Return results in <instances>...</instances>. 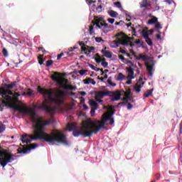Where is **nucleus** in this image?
Segmentation results:
<instances>
[{
  "instance_id": "obj_1",
  "label": "nucleus",
  "mask_w": 182,
  "mask_h": 182,
  "mask_svg": "<svg viewBox=\"0 0 182 182\" xmlns=\"http://www.w3.org/2000/svg\"><path fill=\"white\" fill-rule=\"evenodd\" d=\"M16 110L22 114H27L30 116L33 124V134H25L21 136V141L24 143H31V141H36V140H43L49 144L50 143H61L64 146H69L68 140H66V135L63 134L59 130H54L50 134L45 132V126H49L52 122L46 120L42 117L36 115V112L32 109L25 108L22 107H16Z\"/></svg>"
},
{
  "instance_id": "obj_2",
  "label": "nucleus",
  "mask_w": 182,
  "mask_h": 182,
  "mask_svg": "<svg viewBox=\"0 0 182 182\" xmlns=\"http://www.w3.org/2000/svg\"><path fill=\"white\" fill-rule=\"evenodd\" d=\"M114 113L110 114L109 116H102L103 121L96 120L95 122L86 121L82 123V127H77L74 124L68 123L67 124V129L70 132H73V136L74 137H92L93 134L99 133L102 129H105V124H114V118H113Z\"/></svg>"
},
{
  "instance_id": "obj_3",
  "label": "nucleus",
  "mask_w": 182,
  "mask_h": 182,
  "mask_svg": "<svg viewBox=\"0 0 182 182\" xmlns=\"http://www.w3.org/2000/svg\"><path fill=\"white\" fill-rule=\"evenodd\" d=\"M38 93H41L43 96H48V99H46L42 104L38 105V109L46 112L51 116H53L58 109H60V106L65 103V96L66 95V92L59 91L56 95V97H52V92L48 90H43L42 87H38Z\"/></svg>"
},
{
  "instance_id": "obj_4",
  "label": "nucleus",
  "mask_w": 182,
  "mask_h": 182,
  "mask_svg": "<svg viewBox=\"0 0 182 182\" xmlns=\"http://www.w3.org/2000/svg\"><path fill=\"white\" fill-rule=\"evenodd\" d=\"M18 82L14 81L10 84H5L4 88H0V96L3 99V103L6 106H11L14 103V98L11 96H14V92L11 91L12 89L16 87Z\"/></svg>"
},
{
  "instance_id": "obj_5",
  "label": "nucleus",
  "mask_w": 182,
  "mask_h": 182,
  "mask_svg": "<svg viewBox=\"0 0 182 182\" xmlns=\"http://www.w3.org/2000/svg\"><path fill=\"white\" fill-rule=\"evenodd\" d=\"M105 96H109L112 102H117L120 100L122 93L119 91H99L96 93V97L103 99Z\"/></svg>"
},
{
  "instance_id": "obj_6",
  "label": "nucleus",
  "mask_w": 182,
  "mask_h": 182,
  "mask_svg": "<svg viewBox=\"0 0 182 182\" xmlns=\"http://www.w3.org/2000/svg\"><path fill=\"white\" fill-rule=\"evenodd\" d=\"M15 160V156L8 154V151L0 146V164L4 168L8 163H12Z\"/></svg>"
},
{
  "instance_id": "obj_7",
  "label": "nucleus",
  "mask_w": 182,
  "mask_h": 182,
  "mask_svg": "<svg viewBox=\"0 0 182 182\" xmlns=\"http://www.w3.org/2000/svg\"><path fill=\"white\" fill-rule=\"evenodd\" d=\"M97 28H98V29H102L104 33H109V32H110V27L109 26V24L106 23H103L102 22H98L97 23Z\"/></svg>"
},
{
  "instance_id": "obj_8",
  "label": "nucleus",
  "mask_w": 182,
  "mask_h": 182,
  "mask_svg": "<svg viewBox=\"0 0 182 182\" xmlns=\"http://www.w3.org/2000/svg\"><path fill=\"white\" fill-rule=\"evenodd\" d=\"M36 147H39V144H31V146L28 148H27V149L25 150H21L20 151H18L19 154H28V151H31V150H34V149H36Z\"/></svg>"
},
{
  "instance_id": "obj_9",
  "label": "nucleus",
  "mask_w": 182,
  "mask_h": 182,
  "mask_svg": "<svg viewBox=\"0 0 182 182\" xmlns=\"http://www.w3.org/2000/svg\"><path fill=\"white\" fill-rule=\"evenodd\" d=\"M126 69L128 73L127 79H130V80L134 79V70L132 67H127Z\"/></svg>"
},
{
  "instance_id": "obj_10",
  "label": "nucleus",
  "mask_w": 182,
  "mask_h": 182,
  "mask_svg": "<svg viewBox=\"0 0 182 182\" xmlns=\"http://www.w3.org/2000/svg\"><path fill=\"white\" fill-rule=\"evenodd\" d=\"M146 67L149 73L148 77H149V79H151L153 77V69H154V64H146Z\"/></svg>"
},
{
  "instance_id": "obj_11",
  "label": "nucleus",
  "mask_w": 182,
  "mask_h": 182,
  "mask_svg": "<svg viewBox=\"0 0 182 182\" xmlns=\"http://www.w3.org/2000/svg\"><path fill=\"white\" fill-rule=\"evenodd\" d=\"M114 42L116 45V46H114V48H119V45H123L124 46H132V43H129V41H114Z\"/></svg>"
},
{
  "instance_id": "obj_12",
  "label": "nucleus",
  "mask_w": 182,
  "mask_h": 182,
  "mask_svg": "<svg viewBox=\"0 0 182 182\" xmlns=\"http://www.w3.org/2000/svg\"><path fill=\"white\" fill-rule=\"evenodd\" d=\"M82 82H83L84 85H90V83H91V85H96V81H95V80H93L90 77H87V78L83 80Z\"/></svg>"
},
{
  "instance_id": "obj_13",
  "label": "nucleus",
  "mask_w": 182,
  "mask_h": 182,
  "mask_svg": "<svg viewBox=\"0 0 182 182\" xmlns=\"http://www.w3.org/2000/svg\"><path fill=\"white\" fill-rule=\"evenodd\" d=\"M60 87H62V89H64L65 90H76V87H73L69 85H63L61 84Z\"/></svg>"
},
{
  "instance_id": "obj_14",
  "label": "nucleus",
  "mask_w": 182,
  "mask_h": 182,
  "mask_svg": "<svg viewBox=\"0 0 182 182\" xmlns=\"http://www.w3.org/2000/svg\"><path fill=\"white\" fill-rule=\"evenodd\" d=\"M101 53L105 56V58H107L108 59H112V54L110 53V51H106V50L102 49L101 50Z\"/></svg>"
},
{
  "instance_id": "obj_15",
  "label": "nucleus",
  "mask_w": 182,
  "mask_h": 182,
  "mask_svg": "<svg viewBox=\"0 0 182 182\" xmlns=\"http://www.w3.org/2000/svg\"><path fill=\"white\" fill-rule=\"evenodd\" d=\"M159 21V18L157 17H153L152 18L149 19L148 21V25H154L155 23H157Z\"/></svg>"
},
{
  "instance_id": "obj_16",
  "label": "nucleus",
  "mask_w": 182,
  "mask_h": 182,
  "mask_svg": "<svg viewBox=\"0 0 182 182\" xmlns=\"http://www.w3.org/2000/svg\"><path fill=\"white\" fill-rule=\"evenodd\" d=\"M126 80V76H124L123 73H119L118 74L117 77L116 78V80H117L118 82H122V80Z\"/></svg>"
},
{
  "instance_id": "obj_17",
  "label": "nucleus",
  "mask_w": 182,
  "mask_h": 182,
  "mask_svg": "<svg viewBox=\"0 0 182 182\" xmlns=\"http://www.w3.org/2000/svg\"><path fill=\"white\" fill-rule=\"evenodd\" d=\"M178 150L180 153L179 163L182 164V142L178 145Z\"/></svg>"
},
{
  "instance_id": "obj_18",
  "label": "nucleus",
  "mask_w": 182,
  "mask_h": 182,
  "mask_svg": "<svg viewBox=\"0 0 182 182\" xmlns=\"http://www.w3.org/2000/svg\"><path fill=\"white\" fill-rule=\"evenodd\" d=\"M154 90V89H151V90H148L146 91V92H145L144 94V97L146 98V97H149V96H151L153 95V91Z\"/></svg>"
},
{
  "instance_id": "obj_19",
  "label": "nucleus",
  "mask_w": 182,
  "mask_h": 182,
  "mask_svg": "<svg viewBox=\"0 0 182 182\" xmlns=\"http://www.w3.org/2000/svg\"><path fill=\"white\" fill-rule=\"evenodd\" d=\"M141 35H142L143 38L145 39H148L149 38H150L149 37L150 34L149 33H147V30H142Z\"/></svg>"
},
{
  "instance_id": "obj_20",
  "label": "nucleus",
  "mask_w": 182,
  "mask_h": 182,
  "mask_svg": "<svg viewBox=\"0 0 182 182\" xmlns=\"http://www.w3.org/2000/svg\"><path fill=\"white\" fill-rule=\"evenodd\" d=\"M108 15H109V16H111V18H116V16H117V15H119V14H117V12L111 10L108 11Z\"/></svg>"
},
{
  "instance_id": "obj_21",
  "label": "nucleus",
  "mask_w": 182,
  "mask_h": 182,
  "mask_svg": "<svg viewBox=\"0 0 182 182\" xmlns=\"http://www.w3.org/2000/svg\"><path fill=\"white\" fill-rule=\"evenodd\" d=\"M142 87H143L142 85H136L134 87V89L135 92H136V93H140V92H141Z\"/></svg>"
},
{
  "instance_id": "obj_22",
  "label": "nucleus",
  "mask_w": 182,
  "mask_h": 182,
  "mask_svg": "<svg viewBox=\"0 0 182 182\" xmlns=\"http://www.w3.org/2000/svg\"><path fill=\"white\" fill-rule=\"evenodd\" d=\"M119 59H120L123 63H132V61L127 60L122 55H119Z\"/></svg>"
},
{
  "instance_id": "obj_23",
  "label": "nucleus",
  "mask_w": 182,
  "mask_h": 182,
  "mask_svg": "<svg viewBox=\"0 0 182 182\" xmlns=\"http://www.w3.org/2000/svg\"><path fill=\"white\" fill-rule=\"evenodd\" d=\"M147 0H143L142 2L140 3V8H147Z\"/></svg>"
},
{
  "instance_id": "obj_24",
  "label": "nucleus",
  "mask_w": 182,
  "mask_h": 182,
  "mask_svg": "<svg viewBox=\"0 0 182 182\" xmlns=\"http://www.w3.org/2000/svg\"><path fill=\"white\" fill-rule=\"evenodd\" d=\"M79 45L80 46H82L81 50H87V48H86V45H85V42L80 41Z\"/></svg>"
},
{
  "instance_id": "obj_25",
  "label": "nucleus",
  "mask_w": 182,
  "mask_h": 182,
  "mask_svg": "<svg viewBox=\"0 0 182 182\" xmlns=\"http://www.w3.org/2000/svg\"><path fill=\"white\" fill-rule=\"evenodd\" d=\"M90 105L92 107H95V109H97V106H99V105L97 104V102L95 101V100H92L90 102Z\"/></svg>"
},
{
  "instance_id": "obj_26",
  "label": "nucleus",
  "mask_w": 182,
  "mask_h": 182,
  "mask_svg": "<svg viewBox=\"0 0 182 182\" xmlns=\"http://www.w3.org/2000/svg\"><path fill=\"white\" fill-rule=\"evenodd\" d=\"M58 76H59V73H55V75L51 77L52 80L54 82H58L59 79L58 78Z\"/></svg>"
},
{
  "instance_id": "obj_27",
  "label": "nucleus",
  "mask_w": 182,
  "mask_h": 182,
  "mask_svg": "<svg viewBox=\"0 0 182 182\" xmlns=\"http://www.w3.org/2000/svg\"><path fill=\"white\" fill-rule=\"evenodd\" d=\"M145 42L149 45V46H153V41L151 40L150 37L145 39Z\"/></svg>"
},
{
  "instance_id": "obj_28",
  "label": "nucleus",
  "mask_w": 182,
  "mask_h": 182,
  "mask_svg": "<svg viewBox=\"0 0 182 182\" xmlns=\"http://www.w3.org/2000/svg\"><path fill=\"white\" fill-rule=\"evenodd\" d=\"M5 129H6L5 124L0 123V133H4V132H5Z\"/></svg>"
},
{
  "instance_id": "obj_29",
  "label": "nucleus",
  "mask_w": 182,
  "mask_h": 182,
  "mask_svg": "<svg viewBox=\"0 0 182 182\" xmlns=\"http://www.w3.org/2000/svg\"><path fill=\"white\" fill-rule=\"evenodd\" d=\"M155 29H163V26L160 23V22L157 21L155 24Z\"/></svg>"
},
{
  "instance_id": "obj_30",
  "label": "nucleus",
  "mask_w": 182,
  "mask_h": 182,
  "mask_svg": "<svg viewBox=\"0 0 182 182\" xmlns=\"http://www.w3.org/2000/svg\"><path fill=\"white\" fill-rule=\"evenodd\" d=\"M107 83H108V85H110V86H113V87L116 86V83L112 82V77H109L108 78Z\"/></svg>"
},
{
  "instance_id": "obj_31",
  "label": "nucleus",
  "mask_w": 182,
  "mask_h": 182,
  "mask_svg": "<svg viewBox=\"0 0 182 182\" xmlns=\"http://www.w3.org/2000/svg\"><path fill=\"white\" fill-rule=\"evenodd\" d=\"M2 53L4 58H8L9 54H8V50H6V48H3Z\"/></svg>"
},
{
  "instance_id": "obj_32",
  "label": "nucleus",
  "mask_w": 182,
  "mask_h": 182,
  "mask_svg": "<svg viewBox=\"0 0 182 182\" xmlns=\"http://www.w3.org/2000/svg\"><path fill=\"white\" fill-rule=\"evenodd\" d=\"M26 95L27 96H32V95H33V90H31V89H28L27 92H26Z\"/></svg>"
},
{
  "instance_id": "obj_33",
  "label": "nucleus",
  "mask_w": 182,
  "mask_h": 182,
  "mask_svg": "<svg viewBox=\"0 0 182 182\" xmlns=\"http://www.w3.org/2000/svg\"><path fill=\"white\" fill-rule=\"evenodd\" d=\"M123 100L125 101V103H127L129 100H132V97H130V95H127L125 97L123 98Z\"/></svg>"
},
{
  "instance_id": "obj_34",
  "label": "nucleus",
  "mask_w": 182,
  "mask_h": 182,
  "mask_svg": "<svg viewBox=\"0 0 182 182\" xmlns=\"http://www.w3.org/2000/svg\"><path fill=\"white\" fill-rule=\"evenodd\" d=\"M141 60H144V62H147V60H149V57H147V55H141Z\"/></svg>"
},
{
  "instance_id": "obj_35",
  "label": "nucleus",
  "mask_w": 182,
  "mask_h": 182,
  "mask_svg": "<svg viewBox=\"0 0 182 182\" xmlns=\"http://www.w3.org/2000/svg\"><path fill=\"white\" fill-rule=\"evenodd\" d=\"M51 65H53V61L52 60H48L46 61V67L49 68Z\"/></svg>"
},
{
  "instance_id": "obj_36",
  "label": "nucleus",
  "mask_w": 182,
  "mask_h": 182,
  "mask_svg": "<svg viewBox=\"0 0 182 182\" xmlns=\"http://www.w3.org/2000/svg\"><path fill=\"white\" fill-rule=\"evenodd\" d=\"M101 65L102 66H103V68H109V63L106 61H102Z\"/></svg>"
},
{
  "instance_id": "obj_37",
  "label": "nucleus",
  "mask_w": 182,
  "mask_h": 182,
  "mask_svg": "<svg viewBox=\"0 0 182 182\" xmlns=\"http://www.w3.org/2000/svg\"><path fill=\"white\" fill-rule=\"evenodd\" d=\"M88 66H90V68L91 69H92V70H95L96 72H99V70H100V69H96V67L92 64H89Z\"/></svg>"
},
{
  "instance_id": "obj_38",
  "label": "nucleus",
  "mask_w": 182,
  "mask_h": 182,
  "mask_svg": "<svg viewBox=\"0 0 182 182\" xmlns=\"http://www.w3.org/2000/svg\"><path fill=\"white\" fill-rule=\"evenodd\" d=\"M86 72H87V70H81L78 71V73L81 75L83 76L85 75V73H86Z\"/></svg>"
},
{
  "instance_id": "obj_39",
  "label": "nucleus",
  "mask_w": 182,
  "mask_h": 182,
  "mask_svg": "<svg viewBox=\"0 0 182 182\" xmlns=\"http://www.w3.org/2000/svg\"><path fill=\"white\" fill-rule=\"evenodd\" d=\"M85 52V54L87 55V56H90V53H92V50H87H87H83Z\"/></svg>"
},
{
  "instance_id": "obj_40",
  "label": "nucleus",
  "mask_w": 182,
  "mask_h": 182,
  "mask_svg": "<svg viewBox=\"0 0 182 182\" xmlns=\"http://www.w3.org/2000/svg\"><path fill=\"white\" fill-rule=\"evenodd\" d=\"M95 42H97V43H100V42H103V39H102V38L100 37H97L95 38Z\"/></svg>"
},
{
  "instance_id": "obj_41",
  "label": "nucleus",
  "mask_w": 182,
  "mask_h": 182,
  "mask_svg": "<svg viewBox=\"0 0 182 182\" xmlns=\"http://www.w3.org/2000/svg\"><path fill=\"white\" fill-rule=\"evenodd\" d=\"M114 5L117 6V8H122V3H120L119 1L115 2Z\"/></svg>"
},
{
  "instance_id": "obj_42",
  "label": "nucleus",
  "mask_w": 182,
  "mask_h": 182,
  "mask_svg": "<svg viewBox=\"0 0 182 182\" xmlns=\"http://www.w3.org/2000/svg\"><path fill=\"white\" fill-rule=\"evenodd\" d=\"M75 49H77V45H75L74 47H71L69 48V52H73Z\"/></svg>"
},
{
  "instance_id": "obj_43",
  "label": "nucleus",
  "mask_w": 182,
  "mask_h": 182,
  "mask_svg": "<svg viewBox=\"0 0 182 182\" xmlns=\"http://www.w3.org/2000/svg\"><path fill=\"white\" fill-rule=\"evenodd\" d=\"M137 28H140V25H138V26H136V28H132V32H133L134 33H137Z\"/></svg>"
},
{
  "instance_id": "obj_44",
  "label": "nucleus",
  "mask_w": 182,
  "mask_h": 182,
  "mask_svg": "<svg viewBox=\"0 0 182 182\" xmlns=\"http://www.w3.org/2000/svg\"><path fill=\"white\" fill-rule=\"evenodd\" d=\"M64 55H65V54H64L63 53L59 54V55H58V57H57V60H60V59L62 58V56H64Z\"/></svg>"
},
{
  "instance_id": "obj_45",
  "label": "nucleus",
  "mask_w": 182,
  "mask_h": 182,
  "mask_svg": "<svg viewBox=\"0 0 182 182\" xmlns=\"http://www.w3.org/2000/svg\"><path fill=\"white\" fill-rule=\"evenodd\" d=\"M164 2L168 4V5H171L173 1L172 0H164Z\"/></svg>"
},
{
  "instance_id": "obj_46",
  "label": "nucleus",
  "mask_w": 182,
  "mask_h": 182,
  "mask_svg": "<svg viewBox=\"0 0 182 182\" xmlns=\"http://www.w3.org/2000/svg\"><path fill=\"white\" fill-rule=\"evenodd\" d=\"M123 12L126 15V16H128V18H130V13H129V11L124 10Z\"/></svg>"
},
{
  "instance_id": "obj_47",
  "label": "nucleus",
  "mask_w": 182,
  "mask_h": 182,
  "mask_svg": "<svg viewBox=\"0 0 182 182\" xmlns=\"http://www.w3.org/2000/svg\"><path fill=\"white\" fill-rule=\"evenodd\" d=\"M127 109L128 110H132V109H133V105L128 103Z\"/></svg>"
},
{
  "instance_id": "obj_48",
  "label": "nucleus",
  "mask_w": 182,
  "mask_h": 182,
  "mask_svg": "<svg viewBox=\"0 0 182 182\" xmlns=\"http://www.w3.org/2000/svg\"><path fill=\"white\" fill-rule=\"evenodd\" d=\"M107 21H108L109 23H114V18H108V19H107Z\"/></svg>"
},
{
  "instance_id": "obj_49",
  "label": "nucleus",
  "mask_w": 182,
  "mask_h": 182,
  "mask_svg": "<svg viewBox=\"0 0 182 182\" xmlns=\"http://www.w3.org/2000/svg\"><path fill=\"white\" fill-rule=\"evenodd\" d=\"M102 5H100L97 7V11H98L99 12H102Z\"/></svg>"
},
{
  "instance_id": "obj_50",
  "label": "nucleus",
  "mask_w": 182,
  "mask_h": 182,
  "mask_svg": "<svg viewBox=\"0 0 182 182\" xmlns=\"http://www.w3.org/2000/svg\"><path fill=\"white\" fill-rule=\"evenodd\" d=\"M87 49H90V50H91V52H93V50H95V49H96V48H95V47L87 46Z\"/></svg>"
},
{
  "instance_id": "obj_51",
  "label": "nucleus",
  "mask_w": 182,
  "mask_h": 182,
  "mask_svg": "<svg viewBox=\"0 0 182 182\" xmlns=\"http://www.w3.org/2000/svg\"><path fill=\"white\" fill-rule=\"evenodd\" d=\"M96 102H97V103H102V102H103V100H102L101 99H99V97H96L95 98Z\"/></svg>"
},
{
  "instance_id": "obj_52",
  "label": "nucleus",
  "mask_w": 182,
  "mask_h": 182,
  "mask_svg": "<svg viewBox=\"0 0 182 182\" xmlns=\"http://www.w3.org/2000/svg\"><path fill=\"white\" fill-rule=\"evenodd\" d=\"M100 70L102 72L101 75H105V73H107V72H109V70H105V71H103V69H101Z\"/></svg>"
},
{
  "instance_id": "obj_53",
  "label": "nucleus",
  "mask_w": 182,
  "mask_h": 182,
  "mask_svg": "<svg viewBox=\"0 0 182 182\" xmlns=\"http://www.w3.org/2000/svg\"><path fill=\"white\" fill-rule=\"evenodd\" d=\"M87 4L88 5H92V4H96V1H90Z\"/></svg>"
},
{
  "instance_id": "obj_54",
  "label": "nucleus",
  "mask_w": 182,
  "mask_h": 182,
  "mask_svg": "<svg viewBox=\"0 0 182 182\" xmlns=\"http://www.w3.org/2000/svg\"><path fill=\"white\" fill-rule=\"evenodd\" d=\"M182 133V120L181 121V123H180V134H181Z\"/></svg>"
},
{
  "instance_id": "obj_55",
  "label": "nucleus",
  "mask_w": 182,
  "mask_h": 182,
  "mask_svg": "<svg viewBox=\"0 0 182 182\" xmlns=\"http://www.w3.org/2000/svg\"><path fill=\"white\" fill-rule=\"evenodd\" d=\"M93 26H91L90 28V33L92 35V33H93Z\"/></svg>"
},
{
  "instance_id": "obj_56",
  "label": "nucleus",
  "mask_w": 182,
  "mask_h": 182,
  "mask_svg": "<svg viewBox=\"0 0 182 182\" xmlns=\"http://www.w3.org/2000/svg\"><path fill=\"white\" fill-rule=\"evenodd\" d=\"M80 95H81V96H86V92L82 91V92H80Z\"/></svg>"
},
{
  "instance_id": "obj_57",
  "label": "nucleus",
  "mask_w": 182,
  "mask_h": 182,
  "mask_svg": "<svg viewBox=\"0 0 182 182\" xmlns=\"http://www.w3.org/2000/svg\"><path fill=\"white\" fill-rule=\"evenodd\" d=\"M135 43L136 45H140V43H141V41H140V40H137L136 41H135Z\"/></svg>"
},
{
  "instance_id": "obj_58",
  "label": "nucleus",
  "mask_w": 182,
  "mask_h": 182,
  "mask_svg": "<svg viewBox=\"0 0 182 182\" xmlns=\"http://www.w3.org/2000/svg\"><path fill=\"white\" fill-rule=\"evenodd\" d=\"M83 108H84L85 110H87L89 109V107L86 105H83Z\"/></svg>"
},
{
  "instance_id": "obj_59",
  "label": "nucleus",
  "mask_w": 182,
  "mask_h": 182,
  "mask_svg": "<svg viewBox=\"0 0 182 182\" xmlns=\"http://www.w3.org/2000/svg\"><path fill=\"white\" fill-rule=\"evenodd\" d=\"M156 38H157V39H161V35L157 34V35H156Z\"/></svg>"
},
{
  "instance_id": "obj_60",
  "label": "nucleus",
  "mask_w": 182,
  "mask_h": 182,
  "mask_svg": "<svg viewBox=\"0 0 182 182\" xmlns=\"http://www.w3.org/2000/svg\"><path fill=\"white\" fill-rule=\"evenodd\" d=\"M137 60H141V55H139L138 57H136Z\"/></svg>"
},
{
  "instance_id": "obj_61",
  "label": "nucleus",
  "mask_w": 182,
  "mask_h": 182,
  "mask_svg": "<svg viewBox=\"0 0 182 182\" xmlns=\"http://www.w3.org/2000/svg\"><path fill=\"white\" fill-rule=\"evenodd\" d=\"M95 110H96V107L92 108V109H91V113H95Z\"/></svg>"
},
{
  "instance_id": "obj_62",
  "label": "nucleus",
  "mask_w": 182,
  "mask_h": 182,
  "mask_svg": "<svg viewBox=\"0 0 182 182\" xmlns=\"http://www.w3.org/2000/svg\"><path fill=\"white\" fill-rule=\"evenodd\" d=\"M95 62H96L97 63H100L102 62V60H97V59H96V60H95Z\"/></svg>"
},
{
  "instance_id": "obj_63",
  "label": "nucleus",
  "mask_w": 182,
  "mask_h": 182,
  "mask_svg": "<svg viewBox=\"0 0 182 182\" xmlns=\"http://www.w3.org/2000/svg\"><path fill=\"white\" fill-rule=\"evenodd\" d=\"M149 32H150V33H149V36L153 35V33L154 32V31L150 30Z\"/></svg>"
},
{
  "instance_id": "obj_64",
  "label": "nucleus",
  "mask_w": 182,
  "mask_h": 182,
  "mask_svg": "<svg viewBox=\"0 0 182 182\" xmlns=\"http://www.w3.org/2000/svg\"><path fill=\"white\" fill-rule=\"evenodd\" d=\"M120 52H121V53H122L123 55H125V53H126V50H121Z\"/></svg>"
}]
</instances>
